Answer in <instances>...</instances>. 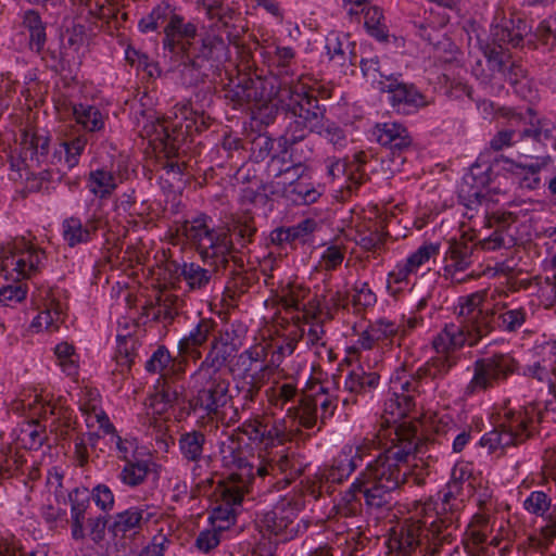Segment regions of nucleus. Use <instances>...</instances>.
Masks as SVG:
<instances>
[{"label":"nucleus","instance_id":"f257e3e1","mask_svg":"<svg viewBox=\"0 0 556 556\" xmlns=\"http://www.w3.org/2000/svg\"><path fill=\"white\" fill-rule=\"evenodd\" d=\"M463 486L447 482L437 500L415 503V515L389 539V548L396 556H439L456 540Z\"/></svg>","mask_w":556,"mask_h":556},{"label":"nucleus","instance_id":"f03ea898","mask_svg":"<svg viewBox=\"0 0 556 556\" xmlns=\"http://www.w3.org/2000/svg\"><path fill=\"white\" fill-rule=\"evenodd\" d=\"M392 431L393 445L369 462L358 476L365 484V504L371 509L390 504L392 493L407 479V458L422 446L415 429L401 425Z\"/></svg>","mask_w":556,"mask_h":556},{"label":"nucleus","instance_id":"7ed1b4c3","mask_svg":"<svg viewBox=\"0 0 556 556\" xmlns=\"http://www.w3.org/2000/svg\"><path fill=\"white\" fill-rule=\"evenodd\" d=\"M527 31V25H523L522 28L518 26L517 29L510 28L506 22L497 25L492 33L497 45L484 47L482 50L484 61L477 60L472 65V74L491 94H498L503 91L506 81L515 88L517 93L520 92L518 86L523 85L527 80V71L504 50L502 45L519 47Z\"/></svg>","mask_w":556,"mask_h":556},{"label":"nucleus","instance_id":"20e7f679","mask_svg":"<svg viewBox=\"0 0 556 556\" xmlns=\"http://www.w3.org/2000/svg\"><path fill=\"white\" fill-rule=\"evenodd\" d=\"M218 451L223 466L231 472L228 479L216 488L220 504L214 514L216 519L230 520L254 481L255 464L244 456L239 440L233 435L222 439L218 442Z\"/></svg>","mask_w":556,"mask_h":556},{"label":"nucleus","instance_id":"39448f33","mask_svg":"<svg viewBox=\"0 0 556 556\" xmlns=\"http://www.w3.org/2000/svg\"><path fill=\"white\" fill-rule=\"evenodd\" d=\"M551 392L553 399L545 403L544 412L533 404L505 410L501 424L482 435L480 445L490 454L502 452L505 447L526 442L543 419L556 422V391Z\"/></svg>","mask_w":556,"mask_h":556},{"label":"nucleus","instance_id":"423d86ee","mask_svg":"<svg viewBox=\"0 0 556 556\" xmlns=\"http://www.w3.org/2000/svg\"><path fill=\"white\" fill-rule=\"evenodd\" d=\"M161 28L164 34L163 49L172 58H177L180 64L193 66L194 60L190 56L189 50L198 34L197 25L186 22L185 17L177 12L176 7L167 1H162L138 22V29L143 34L159 31Z\"/></svg>","mask_w":556,"mask_h":556},{"label":"nucleus","instance_id":"0eeeda50","mask_svg":"<svg viewBox=\"0 0 556 556\" xmlns=\"http://www.w3.org/2000/svg\"><path fill=\"white\" fill-rule=\"evenodd\" d=\"M481 339V334L459 323L445 325L431 342L435 355L417 369V377L430 380L445 378L460 361L457 352L465 345H476Z\"/></svg>","mask_w":556,"mask_h":556},{"label":"nucleus","instance_id":"6e6552de","mask_svg":"<svg viewBox=\"0 0 556 556\" xmlns=\"http://www.w3.org/2000/svg\"><path fill=\"white\" fill-rule=\"evenodd\" d=\"M359 66L372 87L389 93V103L399 113L409 114L429 105L427 97L413 84L400 80V76L377 56L362 58Z\"/></svg>","mask_w":556,"mask_h":556},{"label":"nucleus","instance_id":"1a4fd4ad","mask_svg":"<svg viewBox=\"0 0 556 556\" xmlns=\"http://www.w3.org/2000/svg\"><path fill=\"white\" fill-rule=\"evenodd\" d=\"M531 141L533 149L522 148L520 154L531 156L532 152L542 147L556 144V126L546 118H538L527 123L520 113L511 112L509 127L498 130L490 140L489 147L494 152L510 148L518 142Z\"/></svg>","mask_w":556,"mask_h":556},{"label":"nucleus","instance_id":"9d476101","mask_svg":"<svg viewBox=\"0 0 556 556\" xmlns=\"http://www.w3.org/2000/svg\"><path fill=\"white\" fill-rule=\"evenodd\" d=\"M469 180L473 181V176L465 178V184L463 185L459 193L460 199L469 210L482 208L486 226L489 228H494L490 236L480 239L476 243V248L483 251H496L514 247L516 243V237L511 231V226L516 223L517 216L510 212H494L489 215L488 199L483 193V190L470 186Z\"/></svg>","mask_w":556,"mask_h":556},{"label":"nucleus","instance_id":"9b49d317","mask_svg":"<svg viewBox=\"0 0 556 556\" xmlns=\"http://www.w3.org/2000/svg\"><path fill=\"white\" fill-rule=\"evenodd\" d=\"M195 8L205 16L201 55L205 59L218 58L227 50L224 34L230 37L229 29L237 16L233 3L228 0H197Z\"/></svg>","mask_w":556,"mask_h":556},{"label":"nucleus","instance_id":"f8f14e48","mask_svg":"<svg viewBox=\"0 0 556 556\" xmlns=\"http://www.w3.org/2000/svg\"><path fill=\"white\" fill-rule=\"evenodd\" d=\"M211 222L206 215L186 220L181 232L202 260H215L216 265H226L232 251V240L228 231L211 227Z\"/></svg>","mask_w":556,"mask_h":556},{"label":"nucleus","instance_id":"ddd939ff","mask_svg":"<svg viewBox=\"0 0 556 556\" xmlns=\"http://www.w3.org/2000/svg\"><path fill=\"white\" fill-rule=\"evenodd\" d=\"M276 98L286 112L305 123L311 130L321 131L326 108L319 103L317 97L312 93V87L303 78L295 84L281 86Z\"/></svg>","mask_w":556,"mask_h":556},{"label":"nucleus","instance_id":"4468645a","mask_svg":"<svg viewBox=\"0 0 556 556\" xmlns=\"http://www.w3.org/2000/svg\"><path fill=\"white\" fill-rule=\"evenodd\" d=\"M71 538L75 542L89 539L96 545L105 540L108 519L102 515H92L89 492L85 488H75L68 493Z\"/></svg>","mask_w":556,"mask_h":556},{"label":"nucleus","instance_id":"2eb2a0df","mask_svg":"<svg viewBox=\"0 0 556 556\" xmlns=\"http://www.w3.org/2000/svg\"><path fill=\"white\" fill-rule=\"evenodd\" d=\"M518 369V362L508 353H494L477 358L471 365V379L464 388L467 399L484 393L505 382Z\"/></svg>","mask_w":556,"mask_h":556},{"label":"nucleus","instance_id":"dca6fc26","mask_svg":"<svg viewBox=\"0 0 556 556\" xmlns=\"http://www.w3.org/2000/svg\"><path fill=\"white\" fill-rule=\"evenodd\" d=\"M495 527V521L486 511L477 513L471 522L468 525L466 531V539L464 540L465 548L471 556H491L489 547H497L501 556H506L510 553L511 543L509 539L508 529L501 523L496 533L492 535Z\"/></svg>","mask_w":556,"mask_h":556},{"label":"nucleus","instance_id":"f3484780","mask_svg":"<svg viewBox=\"0 0 556 556\" xmlns=\"http://www.w3.org/2000/svg\"><path fill=\"white\" fill-rule=\"evenodd\" d=\"M495 527V521L486 511L477 513L471 522L468 525L466 531V539L464 540L465 548L471 556H491L489 547H497L501 556H506L510 553L511 543L509 539L508 529L501 523L496 533L492 535Z\"/></svg>","mask_w":556,"mask_h":556},{"label":"nucleus","instance_id":"a211bd4d","mask_svg":"<svg viewBox=\"0 0 556 556\" xmlns=\"http://www.w3.org/2000/svg\"><path fill=\"white\" fill-rule=\"evenodd\" d=\"M299 502L282 498L271 509L256 513V523L261 531H266L287 542L307 530V522L299 518Z\"/></svg>","mask_w":556,"mask_h":556},{"label":"nucleus","instance_id":"6ab92c4d","mask_svg":"<svg viewBox=\"0 0 556 556\" xmlns=\"http://www.w3.org/2000/svg\"><path fill=\"white\" fill-rule=\"evenodd\" d=\"M191 379L195 395L190 402L194 412H203L211 419L219 418L222 409L231 400L230 382L226 376H208L192 374Z\"/></svg>","mask_w":556,"mask_h":556},{"label":"nucleus","instance_id":"aec40b11","mask_svg":"<svg viewBox=\"0 0 556 556\" xmlns=\"http://www.w3.org/2000/svg\"><path fill=\"white\" fill-rule=\"evenodd\" d=\"M1 269L20 280L36 273L46 258L45 252L25 238H15L8 245L0 244Z\"/></svg>","mask_w":556,"mask_h":556},{"label":"nucleus","instance_id":"412c9836","mask_svg":"<svg viewBox=\"0 0 556 556\" xmlns=\"http://www.w3.org/2000/svg\"><path fill=\"white\" fill-rule=\"evenodd\" d=\"M484 293L475 292L458 299L459 324L473 330L481 337L495 328V313L484 306Z\"/></svg>","mask_w":556,"mask_h":556},{"label":"nucleus","instance_id":"4be33fe9","mask_svg":"<svg viewBox=\"0 0 556 556\" xmlns=\"http://www.w3.org/2000/svg\"><path fill=\"white\" fill-rule=\"evenodd\" d=\"M157 513L155 508L149 505L131 506L123 511L115 514L112 522L108 526L114 536L137 535L143 527L155 519Z\"/></svg>","mask_w":556,"mask_h":556},{"label":"nucleus","instance_id":"5701e85b","mask_svg":"<svg viewBox=\"0 0 556 556\" xmlns=\"http://www.w3.org/2000/svg\"><path fill=\"white\" fill-rule=\"evenodd\" d=\"M102 220L101 214L93 212L83 222L77 216H70L62 222V237L66 244L74 248L92 240Z\"/></svg>","mask_w":556,"mask_h":556},{"label":"nucleus","instance_id":"b1692460","mask_svg":"<svg viewBox=\"0 0 556 556\" xmlns=\"http://www.w3.org/2000/svg\"><path fill=\"white\" fill-rule=\"evenodd\" d=\"M508 164L507 169L514 175V179L521 189L535 190L544 186L541 173L547 170L553 160L549 155L535 157V162L530 164H519L505 160Z\"/></svg>","mask_w":556,"mask_h":556},{"label":"nucleus","instance_id":"393cba45","mask_svg":"<svg viewBox=\"0 0 556 556\" xmlns=\"http://www.w3.org/2000/svg\"><path fill=\"white\" fill-rule=\"evenodd\" d=\"M473 245L464 241H450L443 257V276L460 281L456 276L468 269L473 263Z\"/></svg>","mask_w":556,"mask_h":556},{"label":"nucleus","instance_id":"a878e982","mask_svg":"<svg viewBox=\"0 0 556 556\" xmlns=\"http://www.w3.org/2000/svg\"><path fill=\"white\" fill-rule=\"evenodd\" d=\"M74 119L89 139L103 135L109 119L105 110L89 103H75L72 108Z\"/></svg>","mask_w":556,"mask_h":556},{"label":"nucleus","instance_id":"bb28decb","mask_svg":"<svg viewBox=\"0 0 556 556\" xmlns=\"http://www.w3.org/2000/svg\"><path fill=\"white\" fill-rule=\"evenodd\" d=\"M224 97L233 104V108L256 105L264 97L262 81L250 77L239 78L237 83L231 81L227 86Z\"/></svg>","mask_w":556,"mask_h":556},{"label":"nucleus","instance_id":"cd10ccee","mask_svg":"<svg viewBox=\"0 0 556 556\" xmlns=\"http://www.w3.org/2000/svg\"><path fill=\"white\" fill-rule=\"evenodd\" d=\"M34 415L42 418L53 417L60 427L70 428L72 425V410L61 400L53 401L49 394L35 393L29 396L26 404Z\"/></svg>","mask_w":556,"mask_h":556},{"label":"nucleus","instance_id":"c85d7f7f","mask_svg":"<svg viewBox=\"0 0 556 556\" xmlns=\"http://www.w3.org/2000/svg\"><path fill=\"white\" fill-rule=\"evenodd\" d=\"M217 323L212 318H201L198 324L180 339L178 343L179 354L188 357L193 362L202 357V353L199 350L211 337Z\"/></svg>","mask_w":556,"mask_h":556},{"label":"nucleus","instance_id":"c756f323","mask_svg":"<svg viewBox=\"0 0 556 556\" xmlns=\"http://www.w3.org/2000/svg\"><path fill=\"white\" fill-rule=\"evenodd\" d=\"M372 134L381 146L389 148L393 153H402L413 142L407 128L395 122L377 124Z\"/></svg>","mask_w":556,"mask_h":556},{"label":"nucleus","instance_id":"7c9ffc66","mask_svg":"<svg viewBox=\"0 0 556 556\" xmlns=\"http://www.w3.org/2000/svg\"><path fill=\"white\" fill-rule=\"evenodd\" d=\"M21 26L28 33V47L41 54L47 43V24L37 10L28 9L21 13Z\"/></svg>","mask_w":556,"mask_h":556},{"label":"nucleus","instance_id":"2f4dec72","mask_svg":"<svg viewBox=\"0 0 556 556\" xmlns=\"http://www.w3.org/2000/svg\"><path fill=\"white\" fill-rule=\"evenodd\" d=\"M355 43L348 35L330 33L326 38V50L332 62L337 65L345 66L348 63L355 65L356 54L352 51Z\"/></svg>","mask_w":556,"mask_h":556},{"label":"nucleus","instance_id":"473e14b6","mask_svg":"<svg viewBox=\"0 0 556 556\" xmlns=\"http://www.w3.org/2000/svg\"><path fill=\"white\" fill-rule=\"evenodd\" d=\"M229 345L217 338L211 342V348L205 358L201 362L199 368L193 374L208 376H225L223 368L229 357Z\"/></svg>","mask_w":556,"mask_h":556},{"label":"nucleus","instance_id":"72a5a7b5","mask_svg":"<svg viewBox=\"0 0 556 556\" xmlns=\"http://www.w3.org/2000/svg\"><path fill=\"white\" fill-rule=\"evenodd\" d=\"M353 451L350 447H343L337 457L333 458L331 465L325 468L321 478L330 483H342L356 469V465L352 459Z\"/></svg>","mask_w":556,"mask_h":556},{"label":"nucleus","instance_id":"f704fd0d","mask_svg":"<svg viewBox=\"0 0 556 556\" xmlns=\"http://www.w3.org/2000/svg\"><path fill=\"white\" fill-rule=\"evenodd\" d=\"M240 429L250 441L263 445L265 448L277 444L271 433L267 416H256L249 419L242 424Z\"/></svg>","mask_w":556,"mask_h":556},{"label":"nucleus","instance_id":"c9c22d12","mask_svg":"<svg viewBox=\"0 0 556 556\" xmlns=\"http://www.w3.org/2000/svg\"><path fill=\"white\" fill-rule=\"evenodd\" d=\"M428 378H419L417 377V370L415 374L406 380H402L400 378L391 380L390 390L393 392L394 401H400L403 409L406 415L414 407V393H419L420 383L422 380H427Z\"/></svg>","mask_w":556,"mask_h":556},{"label":"nucleus","instance_id":"e433bc0d","mask_svg":"<svg viewBox=\"0 0 556 556\" xmlns=\"http://www.w3.org/2000/svg\"><path fill=\"white\" fill-rule=\"evenodd\" d=\"M117 186V177L105 168L91 170L87 178L88 190L99 199L110 198Z\"/></svg>","mask_w":556,"mask_h":556},{"label":"nucleus","instance_id":"4c0bfd02","mask_svg":"<svg viewBox=\"0 0 556 556\" xmlns=\"http://www.w3.org/2000/svg\"><path fill=\"white\" fill-rule=\"evenodd\" d=\"M151 463L146 459H132L122 467L117 479L126 486L135 489L146 483L151 471Z\"/></svg>","mask_w":556,"mask_h":556},{"label":"nucleus","instance_id":"58836bf2","mask_svg":"<svg viewBox=\"0 0 556 556\" xmlns=\"http://www.w3.org/2000/svg\"><path fill=\"white\" fill-rule=\"evenodd\" d=\"M361 478L357 477L351 486L342 494L336 505L338 513L344 517H353L362 511L361 495L365 498V488Z\"/></svg>","mask_w":556,"mask_h":556},{"label":"nucleus","instance_id":"ea45409f","mask_svg":"<svg viewBox=\"0 0 556 556\" xmlns=\"http://www.w3.org/2000/svg\"><path fill=\"white\" fill-rule=\"evenodd\" d=\"M206 437L199 430L185 432L178 440L179 451L184 459L198 463L202 459Z\"/></svg>","mask_w":556,"mask_h":556},{"label":"nucleus","instance_id":"a19ab883","mask_svg":"<svg viewBox=\"0 0 556 556\" xmlns=\"http://www.w3.org/2000/svg\"><path fill=\"white\" fill-rule=\"evenodd\" d=\"M22 156L40 163L48 154L49 138L37 132L26 131L22 140Z\"/></svg>","mask_w":556,"mask_h":556},{"label":"nucleus","instance_id":"79ce46f5","mask_svg":"<svg viewBox=\"0 0 556 556\" xmlns=\"http://www.w3.org/2000/svg\"><path fill=\"white\" fill-rule=\"evenodd\" d=\"M265 395L269 405L279 409H282L287 403L301 399L298 387L292 382H274L265 391Z\"/></svg>","mask_w":556,"mask_h":556},{"label":"nucleus","instance_id":"37998d69","mask_svg":"<svg viewBox=\"0 0 556 556\" xmlns=\"http://www.w3.org/2000/svg\"><path fill=\"white\" fill-rule=\"evenodd\" d=\"M214 270L201 267L197 263H184L180 275L186 281L189 290L205 289L213 278Z\"/></svg>","mask_w":556,"mask_h":556},{"label":"nucleus","instance_id":"c03bdc74","mask_svg":"<svg viewBox=\"0 0 556 556\" xmlns=\"http://www.w3.org/2000/svg\"><path fill=\"white\" fill-rule=\"evenodd\" d=\"M379 376L376 372H366L362 368L352 370L345 378L344 388L351 394L356 395L375 388Z\"/></svg>","mask_w":556,"mask_h":556},{"label":"nucleus","instance_id":"a18cd8bd","mask_svg":"<svg viewBox=\"0 0 556 556\" xmlns=\"http://www.w3.org/2000/svg\"><path fill=\"white\" fill-rule=\"evenodd\" d=\"M271 457L276 460L275 466L280 470L281 475V479L275 483L283 484V486L288 485L300 472L294 453L282 450L271 453Z\"/></svg>","mask_w":556,"mask_h":556},{"label":"nucleus","instance_id":"49530a36","mask_svg":"<svg viewBox=\"0 0 556 556\" xmlns=\"http://www.w3.org/2000/svg\"><path fill=\"white\" fill-rule=\"evenodd\" d=\"M89 138L87 135L70 136L60 144L58 153L64 154V163L67 168L75 167L83 154Z\"/></svg>","mask_w":556,"mask_h":556},{"label":"nucleus","instance_id":"de8ad7c7","mask_svg":"<svg viewBox=\"0 0 556 556\" xmlns=\"http://www.w3.org/2000/svg\"><path fill=\"white\" fill-rule=\"evenodd\" d=\"M267 342L269 358L266 364L275 371L282 364L283 359L295 351L296 340L294 338L282 340L267 339Z\"/></svg>","mask_w":556,"mask_h":556},{"label":"nucleus","instance_id":"09e8293b","mask_svg":"<svg viewBox=\"0 0 556 556\" xmlns=\"http://www.w3.org/2000/svg\"><path fill=\"white\" fill-rule=\"evenodd\" d=\"M276 460L271 457V453H260L257 456V464L254 467V480L256 478L265 481L268 478V484L278 490L283 489V484L275 483L281 479L280 470L275 466Z\"/></svg>","mask_w":556,"mask_h":556},{"label":"nucleus","instance_id":"8fccbe9b","mask_svg":"<svg viewBox=\"0 0 556 556\" xmlns=\"http://www.w3.org/2000/svg\"><path fill=\"white\" fill-rule=\"evenodd\" d=\"M176 364L170 357L169 352L164 346H159L157 350L152 354V356L146 363V369L149 372H159L160 378L157 379V383L161 382V379L168 378L172 372H175Z\"/></svg>","mask_w":556,"mask_h":556},{"label":"nucleus","instance_id":"3c124183","mask_svg":"<svg viewBox=\"0 0 556 556\" xmlns=\"http://www.w3.org/2000/svg\"><path fill=\"white\" fill-rule=\"evenodd\" d=\"M54 355L56 357L58 365L62 371L67 376H76L78 372L79 356L75 351L74 345L68 342H61L54 348Z\"/></svg>","mask_w":556,"mask_h":556},{"label":"nucleus","instance_id":"603ef678","mask_svg":"<svg viewBox=\"0 0 556 556\" xmlns=\"http://www.w3.org/2000/svg\"><path fill=\"white\" fill-rule=\"evenodd\" d=\"M527 318L528 312L526 308H510L505 305V311L497 315V327L507 332H516L525 325Z\"/></svg>","mask_w":556,"mask_h":556},{"label":"nucleus","instance_id":"864d4df0","mask_svg":"<svg viewBox=\"0 0 556 556\" xmlns=\"http://www.w3.org/2000/svg\"><path fill=\"white\" fill-rule=\"evenodd\" d=\"M368 328L375 336L378 343L381 345V350L384 346L391 345L394 341V338L400 332V326L384 317L378 318L377 320L370 323Z\"/></svg>","mask_w":556,"mask_h":556},{"label":"nucleus","instance_id":"5fc2aeb1","mask_svg":"<svg viewBox=\"0 0 556 556\" xmlns=\"http://www.w3.org/2000/svg\"><path fill=\"white\" fill-rule=\"evenodd\" d=\"M157 384L160 389L151 399V406L154 407L161 404L162 406L155 409L156 413L161 414L178 400L180 391L168 378L161 379V382Z\"/></svg>","mask_w":556,"mask_h":556},{"label":"nucleus","instance_id":"6e6d98bb","mask_svg":"<svg viewBox=\"0 0 556 556\" xmlns=\"http://www.w3.org/2000/svg\"><path fill=\"white\" fill-rule=\"evenodd\" d=\"M341 294L339 292H330L321 295L312 303V308L315 311L314 318L321 320H330L333 318V313L341 306Z\"/></svg>","mask_w":556,"mask_h":556},{"label":"nucleus","instance_id":"4d7b16f0","mask_svg":"<svg viewBox=\"0 0 556 556\" xmlns=\"http://www.w3.org/2000/svg\"><path fill=\"white\" fill-rule=\"evenodd\" d=\"M299 405L288 409V415L294 413L299 425L305 429H312L318 419L317 408L311 397L299 399Z\"/></svg>","mask_w":556,"mask_h":556},{"label":"nucleus","instance_id":"13d9d810","mask_svg":"<svg viewBox=\"0 0 556 556\" xmlns=\"http://www.w3.org/2000/svg\"><path fill=\"white\" fill-rule=\"evenodd\" d=\"M288 193L294 203L306 205L315 203L321 195V192L314 186L301 180H291Z\"/></svg>","mask_w":556,"mask_h":556},{"label":"nucleus","instance_id":"bf43d9fd","mask_svg":"<svg viewBox=\"0 0 556 556\" xmlns=\"http://www.w3.org/2000/svg\"><path fill=\"white\" fill-rule=\"evenodd\" d=\"M73 3L88 9L90 14L99 20L110 21L118 11L115 0H71Z\"/></svg>","mask_w":556,"mask_h":556},{"label":"nucleus","instance_id":"052dcab7","mask_svg":"<svg viewBox=\"0 0 556 556\" xmlns=\"http://www.w3.org/2000/svg\"><path fill=\"white\" fill-rule=\"evenodd\" d=\"M110 437V445L114 447L116 451V457L125 463L135 459V454L138 448L137 441L132 438H122L116 433L114 429L113 432L109 433Z\"/></svg>","mask_w":556,"mask_h":556},{"label":"nucleus","instance_id":"680f3d73","mask_svg":"<svg viewBox=\"0 0 556 556\" xmlns=\"http://www.w3.org/2000/svg\"><path fill=\"white\" fill-rule=\"evenodd\" d=\"M40 515L50 530L58 531L65 529L67 526L70 527L67 513L61 507H55L51 504L43 505Z\"/></svg>","mask_w":556,"mask_h":556},{"label":"nucleus","instance_id":"e2e57ef3","mask_svg":"<svg viewBox=\"0 0 556 556\" xmlns=\"http://www.w3.org/2000/svg\"><path fill=\"white\" fill-rule=\"evenodd\" d=\"M377 303V295L365 281H356L352 288V304L363 311Z\"/></svg>","mask_w":556,"mask_h":556},{"label":"nucleus","instance_id":"0e129e2a","mask_svg":"<svg viewBox=\"0 0 556 556\" xmlns=\"http://www.w3.org/2000/svg\"><path fill=\"white\" fill-rule=\"evenodd\" d=\"M382 20V11L377 7L369 8L365 13V27L368 33L379 41H386L388 39V29L381 23Z\"/></svg>","mask_w":556,"mask_h":556},{"label":"nucleus","instance_id":"69168bd1","mask_svg":"<svg viewBox=\"0 0 556 556\" xmlns=\"http://www.w3.org/2000/svg\"><path fill=\"white\" fill-rule=\"evenodd\" d=\"M551 498L543 491H533L530 495L525 500L523 507L525 509L533 514L535 516L544 517V515L551 508Z\"/></svg>","mask_w":556,"mask_h":556},{"label":"nucleus","instance_id":"338daca9","mask_svg":"<svg viewBox=\"0 0 556 556\" xmlns=\"http://www.w3.org/2000/svg\"><path fill=\"white\" fill-rule=\"evenodd\" d=\"M172 542L170 534L160 531L153 535L151 542L141 549L138 556H164Z\"/></svg>","mask_w":556,"mask_h":556},{"label":"nucleus","instance_id":"774afa93","mask_svg":"<svg viewBox=\"0 0 556 556\" xmlns=\"http://www.w3.org/2000/svg\"><path fill=\"white\" fill-rule=\"evenodd\" d=\"M538 296L545 307L556 306V275L546 276L538 282Z\"/></svg>","mask_w":556,"mask_h":556}]
</instances>
